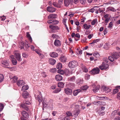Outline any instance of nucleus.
<instances>
[{
	"label": "nucleus",
	"instance_id": "f257e3e1",
	"mask_svg": "<svg viewBox=\"0 0 120 120\" xmlns=\"http://www.w3.org/2000/svg\"><path fill=\"white\" fill-rule=\"evenodd\" d=\"M119 54L115 52L112 53L111 56H109L108 58L110 61L112 62L114 60V59H117L119 57Z\"/></svg>",
	"mask_w": 120,
	"mask_h": 120
},
{
	"label": "nucleus",
	"instance_id": "f03ea898",
	"mask_svg": "<svg viewBox=\"0 0 120 120\" xmlns=\"http://www.w3.org/2000/svg\"><path fill=\"white\" fill-rule=\"evenodd\" d=\"M78 63L75 60L70 61L69 63L68 67L71 68H72L76 67L78 65Z\"/></svg>",
	"mask_w": 120,
	"mask_h": 120
},
{
	"label": "nucleus",
	"instance_id": "7ed1b4c3",
	"mask_svg": "<svg viewBox=\"0 0 120 120\" xmlns=\"http://www.w3.org/2000/svg\"><path fill=\"white\" fill-rule=\"evenodd\" d=\"M100 69L98 67L94 68L90 71V73L93 75L97 74L99 73Z\"/></svg>",
	"mask_w": 120,
	"mask_h": 120
},
{
	"label": "nucleus",
	"instance_id": "20e7f679",
	"mask_svg": "<svg viewBox=\"0 0 120 120\" xmlns=\"http://www.w3.org/2000/svg\"><path fill=\"white\" fill-rule=\"evenodd\" d=\"M109 65L106 63L103 62L101 65L99 66V68L101 70H105L108 68Z\"/></svg>",
	"mask_w": 120,
	"mask_h": 120
},
{
	"label": "nucleus",
	"instance_id": "39448f33",
	"mask_svg": "<svg viewBox=\"0 0 120 120\" xmlns=\"http://www.w3.org/2000/svg\"><path fill=\"white\" fill-rule=\"evenodd\" d=\"M31 104V102L28 101H26L24 102L23 104H22L21 105V107L25 109L28 111V108L27 106L26 105H29Z\"/></svg>",
	"mask_w": 120,
	"mask_h": 120
},
{
	"label": "nucleus",
	"instance_id": "423d86ee",
	"mask_svg": "<svg viewBox=\"0 0 120 120\" xmlns=\"http://www.w3.org/2000/svg\"><path fill=\"white\" fill-rule=\"evenodd\" d=\"M14 54L15 57L18 61H22V59L19 51H17L14 52Z\"/></svg>",
	"mask_w": 120,
	"mask_h": 120
},
{
	"label": "nucleus",
	"instance_id": "0eeeda50",
	"mask_svg": "<svg viewBox=\"0 0 120 120\" xmlns=\"http://www.w3.org/2000/svg\"><path fill=\"white\" fill-rule=\"evenodd\" d=\"M10 58L13 65H16L17 64V61L14 58V56L12 55L10 56Z\"/></svg>",
	"mask_w": 120,
	"mask_h": 120
},
{
	"label": "nucleus",
	"instance_id": "6e6552de",
	"mask_svg": "<svg viewBox=\"0 0 120 120\" xmlns=\"http://www.w3.org/2000/svg\"><path fill=\"white\" fill-rule=\"evenodd\" d=\"M47 10L50 12H55L56 9L53 7L49 6L47 8Z\"/></svg>",
	"mask_w": 120,
	"mask_h": 120
},
{
	"label": "nucleus",
	"instance_id": "1a4fd4ad",
	"mask_svg": "<svg viewBox=\"0 0 120 120\" xmlns=\"http://www.w3.org/2000/svg\"><path fill=\"white\" fill-rule=\"evenodd\" d=\"M35 98L36 100H38V101L39 103H40L42 101V100L41 99V98L42 97V96L41 94V93L39 92V95H38L37 97V96H36V95H35Z\"/></svg>",
	"mask_w": 120,
	"mask_h": 120
},
{
	"label": "nucleus",
	"instance_id": "9d476101",
	"mask_svg": "<svg viewBox=\"0 0 120 120\" xmlns=\"http://www.w3.org/2000/svg\"><path fill=\"white\" fill-rule=\"evenodd\" d=\"M64 91L68 95H71L72 92L71 89L69 88L65 89Z\"/></svg>",
	"mask_w": 120,
	"mask_h": 120
},
{
	"label": "nucleus",
	"instance_id": "9b49d317",
	"mask_svg": "<svg viewBox=\"0 0 120 120\" xmlns=\"http://www.w3.org/2000/svg\"><path fill=\"white\" fill-rule=\"evenodd\" d=\"M54 44L56 46H60L61 45V42L59 40L56 39L54 42Z\"/></svg>",
	"mask_w": 120,
	"mask_h": 120
},
{
	"label": "nucleus",
	"instance_id": "f8f14e48",
	"mask_svg": "<svg viewBox=\"0 0 120 120\" xmlns=\"http://www.w3.org/2000/svg\"><path fill=\"white\" fill-rule=\"evenodd\" d=\"M17 84L19 86H20L25 84L24 82L22 80H19L17 82Z\"/></svg>",
	"mask_w": 120,
	"mask_h": 120
},
{
	"label": "nucleus",
	"instance_id": "ddd939ff",
	"mask_svg": "<svg viewBox=\"0 0 120 120\" xmlns=\"http://www.w3.org/2000/svg\"><path fill=\"white\" fill-rule=\"evenodd\" d=\"M55 79L57 81H59L62 80L63 77L61 75L59 74L56 76Z\"/></svg>",
	"mask_w": 120,
	"mask_h": 120
},
{
	"label": "nucleus",
	"instance_id": "4468645a",
	"mask_svg": "<svg viewBox=\"0 0 120 120\" xmlns=\"http://www.w3.org/2000/svg\"><path fill=\"white\" fill-rule=\"evenodd\" d=\"M75 76L70 77L68 78V81L69 82H74L75 79Z\"/></svg>",
	"mask_w": 120,
	"mask_h": 120
},
{
	"label": "nucleus",
	"instance_id": "2eb2a0df",
	"mask_svg": "<svg viewBox=\"0 0 120 120\" xmlns=\"http://www.w3.org/2000/svg\"><path fill=\"white\" fill-rule=\"evenodd\" d=\"M49 55L51 57L54 58L57 57L58 55V54L57 53L54 52H50Z\"/></svg>",
	"mask_w": 120,
	"mask_h": 120
},
{
	"label": "nucleus",
	"instance_id": "dca6fc26",
	"mask_svg": "<svg viewBox=\"0 0 120 120\" xmlns=\"http://www.w3.org/2000/svg\"><path fill=\"white\" fill-rule=\"evenodd\" d=\"M57 15L56 14L49 15L48 17V19H54L56 18Z\"/></svg>",
	"mask_w": 120,
	"mask_h": 120
},
{
	"label": "nucleus",
	"instance_id": "f3484780",
	"mask_svg": "<svg viewBox=\"0 0 120 120\" xmlns=\"http://www.w3.org/2000/svg\"><path fill=\"white\" fill-rule=\"evenodd\" d=\"M29 94L28 92L27 91L24 92L22 94L23 97L25 98H26L29 96Z\"/></svg>",
	"mask_w": 120,
	"mask_h": 120
},
{
	"label": "nucleus",
	"instance_id": "a211bd4d",
	"mask_svg": "<svg viewBox=\"0 0 120 120\" xmlns=\"http://www.w3.org/2000/svg\"><path fill=\"white\" fill-rule=\"evenodd\" d=\"M80 110L78 109L75 110L73 112V113L75 115V116H77L80 113Z\"/></svg>",
	"mask_w": 120,
	"mask_h": 120
},
{
	"label": "nucleus",
	"instance_id": "6ab92c4d",
	"mask_svg": "<svg viewBox=\"0 0 120 120\" xmlns=\"http://www.w3.org/2000/svg\"><path fill=\"white\" fill-rule=\"evenodd\" d=\"M60 60L61 62H65L66 61L67 59L65 57L63 56L60 57Z\"/></svg>",
	"mask_w": 120,
	"mask_h": 120
},
{
	"label": "nucleus",
	"instance_id": "aec40b11",
	"mask_svg": "<svg viewBox=\"0 0 120 120\" xmlns=\"http://www.w3.org/2000/svg\"><path fill=\"white\" fill-rule=\"evenodd\" d=\"M56 62V60L54 59L51 58L49 59V64L52 65H54Z\"/></svg>",
	"mask_w": 120,
	"mask_h": 120
},
{
	"label": "nucleus",
	"instance_id": "412c9836",
	"mask_svg": "<svg viewBox=\"0 0 120 120\" xmlns=\"http://www.w3.org/2000/svg\"><path fill=\"white\" fill-rule=\"evenodd\" d=\"M81 91V90L80 89H77L75 90L73 92V95L74 96H76Z\"/></svg>",
	"mask_w": 120,
	"mask_h": 120
},
{
	"label": "nucleus",
	"instance_id": "4be33fe9",
	"mask_svg": "<svg viewBox=\"0 0 120 120\" xmlns=\"http://www.w3.org/2000/svg\"><path fill=\"white\" fill-rule=\"evenodd\" d=\"M64 83L63 82H59L58 83V86L60 88H64Z\"/></svg>",
	"mask_w": 120,
	"mask_h": 120
},
{
	"label": "nucleus",
	"instance_id": "5701e85b",
	"mask_svg": "<svg viewBox=\"0 0 120 120\" xmlns=\"http://www.w3.org/2000/svg\"><path fill=\"white\" fill-rule=\"evenodd\" d=\"M22 116L25 118H27L28 117V114L24 111H23L22 112Z\"/></svg>",
	"mask_w": 120,
	"mask_h": 120
},
{
	"label": "nucleus",
	"instance_id": "b1692460",
	"mask_svg": "<svg viewBox=\"0 0 120 120\" xmlns=\"http://www.w3.org/2000/svg\"><path fill=\"white\" fill-rule=\"evenodd\" d=\"M100 88V86H98L94 88L93 90L94 92L96 93L98 91Z\"/></svg>",
	"mask_w": 120,
	"mask_h": 120
},
{
	"label": "nucleus",
	"instance_id": "393cba45",
	"mask_svg": "<svg viewBox=\"0 0 120 120\" xmlns=\"http://www.w3.org/2000/svg\"><path fill=\"white\" fill-rule=\"evenodd\" d=\"M71 2L69 0H64V6H65L68 7V6Z\"/></svg>",
	"mask_w": 120,
	"mask_h": 120
},
{
	"label": "nucleus",
	"instance_id": "a878e982",
	"mask_svg": "<svg viewBox=\"0 0 120 120\" xmlns=\"http://www.w3.org/2000/svg\"><path fill=\"white\" fill-rule=\"evenodd\" d=\"M83 82V80L82 79H78L77 80L76 83L77 84H82Z\"/></svg>",
	"mask_w": 120,
	"mask_h": 120
},
{
	"label": "nucleus",
	"instance_id": "bb28decb",
	"mask_svg": "<svg viewBox=\"0 0 120 120\" xmlns=\"http://www.w3.org/2000/svg\"><path fill=\"white\" fill-rule=\"evenodd\" d=\"M103 90L106 93H108L110 91V89L108 87H104L103 88Z\"/></svg>",
	"mask_w": 120,
	"mask_h": 120
},
{
	"label": "nucleus",
	"instance_id": "cd10ccee",
	"mask_svg": "<svg viewBox=\"0 0 120 120\" xmlns=\"http://www.w3.org/2000/svg\"><path fill=\"white\" fill-rule=\"evenodd\" d=\"M91 25H88L86 24H84L83 25V27L85 29L88 30L91 27Z\"/></svg>",
	"mask_w": 120,
	"mask_h": 120
},
{
	"label": "nucleus",
	"instance_id": "c85d7f7f",
	"mask_svg": "<svg viewBox=\"0 0 120 120\" xmlns=\"http://www.w3.org/2000/svg\"><path fill=\"white\" fill-rule=\"evenodd\" d=\"M19 47L21 49H23L24 47V44L23 42L22 41L19 43Z\"/></svg>",
	"mask_w": 120,
	"mask_h": 120
},
{
	"label": "nucleus",
	"instance_id": "c756f323",
	"mask_svg": "<svg viewBox=\"0 0 120 120\" xmlns=\"http://www.w3.org/2000/svg\"><path fill=\"white\" fill-rule=\"evenodd\" d=\"M49 27L50 28L53 30H57L58 28V27L57 26L52 25H50Z\"/></svg>",
	"mask_w": 120,
	"mask_h": 120
},
{
	"label": "nucleus",
	"instance_id": "7c9ffc66",
	"mask_svg": "<svg viewBox=\"0 0 120 120\" xmlns=\"http://www.w3.org/2000/svg\"><path fill=\"white\" fill-rule=\"evenodd\" d=\"M29 88V86L28 85H26L23 86L22 88V90H26Z\"/></svg>",
	"mask_w": 120,
	"mask_h": 120
},
{
	"label": "nucleus",
	"instance_id": "2f4dec72",
	"mask_svg": "<svg viewBox=\"0 0 120 120\" xmlns=\"http://www.w3.org/2000/svg\"><path fill=\"white\" fill-rule=\"evenodd\" d=\"M107 9L109 10H110L113 12H115L116 11V10L113 7H109L107 8Z\"/></svg>",
	"mask_w": 120,
	"mask_h": 120
},
{
	"label": "nucleus",
	"instance_id": "473e14b6",
	"mask_svg": "<svg viewBox=\"0 0 120 120\" xmlns=\"http://www.w3.org/2000/svg\"><path fill=\"white\" fill-rule=\"evenodd\" d=\"M8 69L11 71H15L16 70V68L15 66L12 67H8Z\"/></svg>",
	"mask_w": 120,
	"mask_h": 120
},
{
	"label": "nucleus",
	"instance_id": "72a5a7b5",
	"mask_svg": "<svg viewBox=\"0 0 120 120\" xmlns=\"http://www.w3.org/2000/svg\"><path fill=\"white\" fill-rule=\"evenodd\" d=\"M63 0H59L58 2V6H59L58 8H60L61 7V6L63 4Z\"/></svg>",
	"mask_w": 120,
	"mask_h": 120
},
{
	"label": "nucleus",
	"instance_id": "f704fd0d",
	"mask_svg": "<svg viewBox=\"0 0 120 120\" xmlns=\"http://www.w3.org/2000/svg\"><path fill=\"white\" fill-rule=\"evenodd\" d=\"M2 64L3 65L2 66L6 68L7 67V66L8 65V63L7 61H3Z\"/></svg>",
	"mask_w": 120,
	"mask_h": 120
},
{
	"label": "nucleus",
	"instance_id": "c9c22d12",
	"mask_svg": "<svg viewBox=\"0 0 120 120\" xmlns=\"http://www.w3.org/2000/svg\"><path fill=\"white\" fill-rule=\"evenodd\" d=\"M56 68L57 69H60L62 68V64L60 63H59L56 66Z\"/></svg>",
	"mask_w": 120,
	"mask_h": 120
},
{
	"label": "nucleus",
	"instance_id": "e433bc0d",
	"mask_svg": "<svg viewBox=\"0 0 120 120\" xmlns=\"http://www.w3.org/2000/svg\"><path fill=\"white\" fill-rule=\"evenodd\" d=\"M4 77L3 75L2 74H0V83L2 82L3 80Z\"/></svg>",
	"mask_w": 120,
	"mask_h": 120
},
{
	"label": "nucleus",
	"instance_id": "4c0bfd02",
	"mask_svg": "<svg viewBox=\"0 0 120 120\" xmlns=\"http://www.w3.org/2000/svg\"><path fill=\"white\" fill-rule=\"evenodd\" d=\"M27 37L29 39L30 41L31 42L32 41V38L31 37L30 35V34H29L28 33H27Z\"/></svg>",
	"mask_w": 120,
	"mask_h": 120
},
{
	"label": "nucleus",
	"instance_id": "58836bf2",
	"mask_svg": "<svg viewBox=\"0 0 120 120\" xmlns=\"http://www.w3.org/2000/svg\"><path fill=\"white\" fill-rule=\"evenodd\" d=\"M13 79V82H15L17 80L18 78L17 77L15 76H13V78L12 79Z\"/></svg>",
	"mask_w": 120,
	"mask_h": 120
},
{
	"label": "nucleus",
	"instance_id": "ea45409f",
	"mask_svg": "<svg viewBox=\"0 0 120 120\" xmlns=\"http://www.w3.org/2000/svg\"><path fill=\"white\" fill-rule=\"evenodd\" d=\"M88 88V86H84L81 87V89L83 90H87Z\"/></svg>",
	"mask_w": 120,
	"mask_h": 120
},
{
	"label": "nucleus",
	"instance_id": "a19ab883",
	"mask_svg": "<svg viewBox=\"0 0 120 120\" xmlns=\"http://www.w3.org/2000/svg\"><path fill=\"white\" fill-rule=\"evenodd\" d=\"M58 72L61 75H63L64 73V71L62 70H58Z\"/></svg>",
	"mask_w": 120,
	"mask_h": 120
},
{
	"label": "nucleus",
	"instance_id": "79ce46f5",
	"mask_svg": "<svg viewBox=\"0 0 120 120\" xmlns=\"http://www.w3.org/2000/svg\"><path fill=\"white\" fill-rule=\"evenodd\" d=\"M52 37L54 39L58 38H59V36L58 35L54 34H52Z\"/></svg>",
	"mask_w": 120,
	"mask_h": 120
},
{
	"label": "nucleus",
	"instance_id": "37998d69",
	"mask_svg": "<svg viewBox=\"0 0 120 120\" xmlns=\"http://www.w3.org/2000/svg\"><path fill=\"white\" fill-rule=\"evenodd\" d=\"M99 114L100 115H102L105 114V112L104 111L101 110H99L98 112Z\"/></svg>",
	"mask_w": 120,
	"mask_h": 120
},
{
	"label": "nucleus",
	"instance_id": "c03bdc74",
	"mask_svg": "<svg viewBox=\"0 0 120 120\" xmlns=\"http://www.w3.org/2000/svg\"><path fill=\"white\" fill-rule=\"evenodd\" d=\"M61 89L60 88L56 89L55 90L53 91V92L55 93H58L61 90Z\"/></svg>",
	"mask_w": 120,
	"mask_h": 120
},
{
	"label": "nucleus",
	"instance_id": "a18cd8bd",
	"mask_svg": "<svg viewBox=\"0 0 120 120\" xmlns=\"http://www.w3.org/2000/svg\"><path fill=\"white\" fill-rule=\"evenodd\" d=\"M4 108V105L3 104L0 103V112Z\"/></svg>",
	"mask_w": 120,
	"mask_h": 120
},
{
	"label": "nucleus",
	"instance_id": "49530a36",
	"mask_svg": "<svg viewBox=\"0 0 120 120\" xmlns=\"http://www.w3.org/2000/svg\"><path fill=\"white\" fill-rule=\"evenodd\" d=\"M56 70V69L55 68H52L50 70V71L52 73L55 72Z\"/></svg>",
	"mask_w": 120,
	"mask_h": 120
},
{
	"label": "nucleus",
	"instance_id": "de8ad7c7",
	"mask_svg": "<svg viewBox=\"0 0 120 120\" xmlns=\"http://www.w3.org/2000/svg\"><path fill=\"white\" fill-rule=\"evenodd\" d=\"M90 75L89 74H86L85 75V78L86 80H88L90 79Z\"/></svg>",
	"mask_w": 120,
	"mask_h": 120
},
{
	"label": "nucleus",
	"instance_id": "09e8293b",
	"mask_svg": "<svg viewBox=\"0 0 120 120\" xmlns=\"http://www.w3.org/2000/svg\"><path fill=\"white\" fill-rule=\"evenodd\" d=\"M59 22L58 21L56 20H54L52 21V24L55 25L57 24Z\"/></svg>",
	"mask_w": 120,
	"mask_h": 120
},
{
	"label": "nucleus",
	"instance_id": "8fccbe9b",
	"mask_svg": "<svg viewBox=\"0 0 120 120\" xmlns=\"http://www.w3.org/2000/svg\"><path fill=\"white\" fill-rule=\"evenodd\" d=\"M52 4L55 7L58 8L59 6H58V4L56 3L55 2H53L52 3Z\"/></svg>",
	"mask_w": 120,
	"mask_h": 120
},
{
	"label": "nucleus",
	"instance_id": "3c124183",
	"mask_svg": "<svg viewBox=\"0 0 120 120\" xmlns=\"http://www.w3.org/2000/svg\"><path fill=\"white\" fill-rule=\"evenodd\" d=\"M93 55L96 58L99 57V55L98 54V53L97 52H96L94 53L93 54Z\"/></svg>",
	"mask_w": 120,
	"mask_h": 120
},
{
	"label": "nucleus",
	"instance_id": "603ef678",
	"mask_svg": "<svg viewBox=\"0 0 120 120\" xmlns=\"http://www.w3.org/2000/svg\"><path fill=\"white\" fill-rule=\"evenodd\" d=\"M66 114L68 115V116H72L71 112L70 111H68L66 113Z\"/></svg>",
	"mask_w": 120,
	"mask_h": 120
},
{
	"label": "nucleus",
	"instance_id": "864d4df0",
	"mask_svg": "<svg viewBox=\"0 0 120 120\" xmlns=\"http://www.w3.org/2000/svg\"><path fill=\"white\" fill-rule=\"evenodd\" d=\"M23 56L25 58H27L28 56V55L27 53H22Z\"/></svg>",
	"mask_w": 120,
	"mask_h": 120
},
{
	"label": "nucleus",
	"instance_id": "5fc2aeb1",
	"mask_svg": "<svg viewBox=\"0 0 120 120\" xmlns=\"http://www.w3.org/2000/svg\"><path fill=\"white\" fill-rule=\"evenodd\" d=\"M65 72L66 74L67 75H68L70 73V71L68 69H66L65 70Z\"/></svg>",
	"mask_w": 120,
	"mask_h": 120
},
{
	"label": "nucleus",
	"instance_id": "6e6d98bb",
	"mask_svg": "<svg viewBox=\"0 0 120 120\" xmlns=\"http://www.w3.org/2000/svg\"><path fill=\"white\" fill-rule=\"evenodd\" d=\"M82 68L83 70V71H84L85 72H87L88 71L87 69L85 66H83L82 67Z\"/></svg>",
	"mask_w": 120,
	"mask_h": 120
},
{
	"label": "nucleus",
	"instance_id": "4d7b16f0",
	"mask_svg": "<svg viewBox=\"0 0 120 120\" xmlns=\"http://www.w3.org/2000/svg\"><path fill=\"white\" fill-rule=\"evenodd\" d=\"M119 91V90L118 89L116 88L113 90V93L114 94H116Z\"/></svg>",
	"mask_w": 120,
	"mask_h": 120
},
{
	"label": "nucleus",
	"instance_id": "13d9d810",
	"mask_svg": "<svg viewBox=\"0 0 120 120\" xmlns=\"http://www.w3.org/2000/svg\"><path fill=\"white\" fill-rule=\"evenodd\" d=\"M62 120H70L69 117L68 116H66L62 119Z\"/></svg>",
	"mask_w": 120,
	"mask_h": 120
},
{
	"label": "nucleus",
	"instance_id": "bf43d9fd",
	"mask_svg": "<svg viewBox=\"0 0 120 120\" xmlns=\"http://www.w3.org/2000/svg\"><path fill=\"white\" fill-rule=\"evenodd\" d=\"M42 75L43 77H45L46 76V74L44 72H41Z\"/></svg>",
	"mask_w": 120,
	"mask_h": 120
},
{
	"label": "nucleus",
	"instance_id": "052dcab7",
	"mask_svg": "<svg viewBox=\"0 0 120 120\" xmlns=\"http://www.w3.org/2000/svg\"><path fill=\"white\" fill-rule=\"evenodd\" d=\"M5 19L6 17L4 16H3L2 17H0V19L1 20L3 21Z\"/></svg>",
	"mask_w": 120,
	"mask_h": 120
},
{
	"label": "nucleus",
	"instance_id": "680f3d73",
	"mask_svg": "<svg viewBox=\"0 0 120 120\" xmlns=\"http://www.w3.org/2000/svg\"><path fill=\"white\" fill-rule=\"evenodd\" d=\"M96 22V20H93L91 22V24L92 25H94L95 24Z\"/></svg>",
	"mask_w": 120,
	"mask_h": 120
},
{
	"label": "nucleus",
	"instance_id": "e2e57ef3",
	"mask_svg": "<svg viewBox=\"0 0 120 120\" xmlns=\"http://www.w3.org/2000/svg\"><path fill=\"white\" fill-rule=\"evenodd\" d=\"M98 39H97L96 40H95L93 41L92 43L90 44H94L95 43H96V42H98Z\"/></svg>",
	"mask_w": 120,
	"mask_h": 120
},
{
	"label": "nucleus",
	"instance_id": "0e129e2a",
	"mask_svg": "<svg viewBox=\"0 0 120 120\" xmlns=\"http://www.w3.org/2000/svg\"><path fill=\"white\" fill-rule=\"evenodd\" d=\"M80 3L82 4H84L86 2V0H79Z\"/></svg>",
	"mask_w": 120,
	"mask_h": 120
},
{
	"label": "nucleus",
	"instance_id": "69168bd1",
	"mask_svg": "<svg viewBox=\"0 0 120 120\" xmlns=\"http://www.w3.org/2000/svg\"><path fill=\"white\" fill-rule=\"evenodd\" d=\"M35 51L36 53L39 55L41 54V53L37 49H35Z\"/></svg>",
	"mask_w": 120,
	"mask_h": 120
},
{
	"label": "nucleus",
	"instance_id": "338daca9",
	"mask_svg": "<svg viewBox=\"0 0 120 120\" xmlns=\"http://www.w3.org/2000/svg\"><path fill=\"white\" fill-rule=\"evenodd\" d=\"M108 44H106L104 45V48L105 49H107L108 48Z\"/></svg>",
	"mask_w": 120,
	"mask_h": 120
},
{
	"label": "nucleus",
	"instance_id": "774afa93",
	"mask_svg": "<svg viewBox=\"0 0 120 120\" xmlns=\"http://www.w3.org/2000/svg\"><path fill=\"white\" fill-rule=\"evenodd\" d=\"M120 117L119 116L116 117L114 119V120H120Z\"/></svg>",
	"mask_w": 120,
	"mask_h": 120
}]
</instances>
